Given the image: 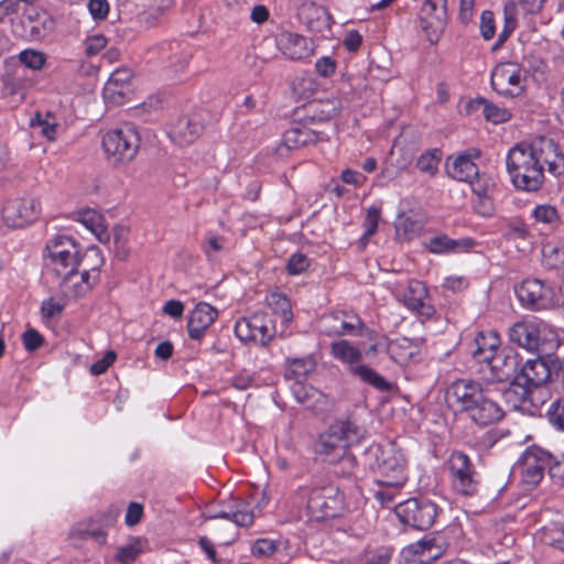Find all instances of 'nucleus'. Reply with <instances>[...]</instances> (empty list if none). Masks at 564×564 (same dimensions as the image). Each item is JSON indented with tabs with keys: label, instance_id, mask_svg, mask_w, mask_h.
Returning a JSON list of instances; mask_svg holds the SVG:
<instances>
[{
	"label": "nucleus",
	"instance_id": "obj_1",
	"mask_svg": "<svg viewBox=\"0 0 564 564\" xmlns=\"http://www.w3.org/2000/svg\"><path fill=\"white\" fill-rule=\"evenodd\" d=\"M544 166L554 176L564 173V154L551 138L539 137L531 142L517 143L506 156L507 173L518 191L539 192L545 181Z\"/></svg>",
	"mask_w": 564,
	"mask_h": 564
},
{
	"label": "nucleus",
	"instance_id": "obj_2",
	"mask_svg": "<svg viewBox=\"0 0 564 564\" xmlns=\"http://www.w3.org/2000/svg\"><path fill=\"white\" fill-rule=\"evenodd\" d=\"M499 391L477 380L457 379L446 389V400L478 425H489L503 417L498 403Z\"/></svg>",
	"mask_w": 564,
	"mask_h": 564
},
{
	"label": "nucleus",
	"instance_id": "obj_3",
	"mask_svg": "<svg viewBox=\"0 0 564 564\" xmlns=\"http://www.w3.org/2000/svg\"><path fill=\"white\" fill-rule=\"evenodd\" d=\"M366 430L352 417L336 420L314 442V453L325 463L344 465L343 475H350L356 462L348 447L360 443Z\"/></svg>",
	"mask_w": 564,
	"mask_h": 564
},
{
	"label": "nucleus",
	"instance_id": "obj_4",
	"mask_svg": "<svg viewBox=\"0 0 564 564\" xmlns=\"http://www.w3.org/2000/svg\"><path fill=\"white\" fill-rule=\"evenodd\" d=\"M44 265L55 276H67L85 264V252L69 236L57 235L47 240L44 249Z\"/></svg>",
	"mask_w": 564,
	"mask_h": 564
},
{
	"label": "nucleus",
	"instance_id": "obj_5",
	"mask_svg": "<svg viewBox=\"0 0 564 564\" xmlns=\"http://www.w3.org/2000/svg\"><path fill=\"white\" fill-rule=\"evenodd\" d=\"M509 340L528 351H547L557 348L556 332L543 321L522 319L509 327Z\"/></svg>",
	"mask_w": 564,
	"mask_h": 564
},
{
	"label": "nucleus",
	"instance_id": "obj_6",
	"mask_svg": "<svg viewBox=\"0 0 564 564\" xmlns=\"http://www.w3.org/2000/svg\"><path fill=\"white\" fill-rule=\"evenodd\" d=\"M375 457L372 469L378 475V484L384 487L400 488L406 481L405 458L393 443L371 448Z\"/></svg>",
	"mask_w": 564,
	"mask_h": 564
},
{
	"label": "nucleus",
	"instance_id": "obj_7",
	"mask_svg": "<svg viewBox=\"0 0 564 564\" xmlns=\"http://www.w3.org/2000/svg\"><path fill=\"white\" fill-rule=\"evenodd\" d=\"M140 141L135 126L124 123L102 137V148L113 164H127L135 158Z\"/></svg>",
	"mask_w": 564,
	"mask_h": 564
},
{
	"label": "nucleus",
	"instance_id": "obj_8",
	"mask_svg": "<svg viewBox=\"0 0 564 564\" xmlns=\"http://www.w3.org/2000/svg\"><path fill=\"white\" fill-rule=\"evenodd\" d=\"M91 260V267L85 264L67 276H61V290L67 297L85 295L99 279V269L104 264V257L96 247L85 251V262Z\"/></svg>",
	"mask_w": 564,
	"mask_h": 564
},
{
	"label": "nucleus",
	"instance_id": "obj_9",
	"mask_svg": "<svg viewBox=\"0 0 564 564\" xmlns=\"http://www.w3.org/2000/svg\"><path fill=\"white\" fill-rule=\"evenodd\" d=\"M307 510L315 521L339 517L346 510L344 494L332 484L313 487L308 495Z\"/></svg>",
	"mask_w": 564,
	"mask_h": 564
},
{
	"label": "nucleus",
	"instance_id": "obj_10",
	"mask_svg": "<svg viewBox=\"0 0 564 564\" xmlns=\"http://www.w3.org/2000/svg\"><path fill=\"white\" fill-rule=\"evenodd\" d=\"M490 372V379L502 382L516 380L521 362V356L511 348H499V338L492 337L489 348L480 356Z\"/></svg>",
	"mask_w": 564,
	"mask_h": 564
},
{
	"label": "nucleus",
	"instance_id": "obj_11",
	"mask_svg": "<svg viewBox=\"0 0 564 564\" xmlns=\"http://www.w3.org/2000/svg\"><path fill=\"white\" fill-rule=\"evenodd\" d=\"M562 371L564 370L561 360L546 355L545 357L528 359L524 362L521 361L516 380L522 387L532 390L552 381Z\"/></svg>",
	"mask_w": 564,
	"mask_h": 564
},
{
	"label": "nucleus",
	"instance_id": "obj_12",
	"mask_svg": "<svg viewBox=\"0 0 564 564\" xmlns=\"http://www.w3.org/2000/svg\"><path fill=\"white\" fill-rule=\"evenodd\" d=\"M446 468L453 489L464 496L477 492L480 476L470 457L460 451H454L446 460Z\"/></svg>",
	"mask_w": 564,
	"mask_h": 564
},
{
	"label": "nucleus",
	"instance_id": "obj_13",
	"mask_svg": "<svg viewBox=\"0 0 564 564\" xmlns=\"http://www.w3.org/2000/svg\"><path fill=\"white\" fill-rule=\"evenodd\" d=\"M441 509L427 498H411L395 507L399 520L417 530H427L436 521Z\"/></svg>",
	"mask_w": 564,
	"mask_h": 564
},
{
	"label": "nucleus",
	"instance_id": "obj_14",
	"mask_svg": "<svg viewBox=\"0 0 564 564\" xmlns=\"http://www.w3.org/2000/svg\"><path fill=\"white\" fill-rule=\"evenodd\" d=\"M235 334L242 343L268 345L275 336V324L265 312H256L250 317H241L235 324Z\"/></svg>",
	"mask_w": 564,
	"mask_h": 564
},
{
	"label": "nucleus",
	"instance_id": "obj_15",
	"mask_svg": "<svg viewBox=\"0 0 564 564\" xmlns=\"http://www.w3.org/2000/svg\"><path fill=\"white\" fill-rule=\"evenodd\" d=\"M516 294L523 306L533 311L550 310L554 306V290L540 279H525L516 288Z\"/></svg>",
	"mask_w": 564,
	"mask_h": 564
},
{
	"label": "nucleus",
	"instance_id": "obj_16",
	"mask_svg": "<svg viewBox=\"0 0 564 564\" xmlns=\"http://www.w3.org/2000/svg\"><path fill=\"white\" fill-rule=\"evenodd\" d=\"M41 212L35 198H12L2 206V218L11 228H22L34 221Z\"/></svg>",
	"mask_w": 564,
	"mask_h": 564
},
{
	"label": "nucleus",
	"instance_id": "obj_17",
	"mask_svg": "<svg viewBox=\"0 0 564 564\" xmlns=\"http://www.w3.org/2000/svg\"><path fill=\"white\" fill-rule=\"evenodd\" d=\"M45 64V56L42 52L35 50H24L18 55V61L8 62L7 67L11 72L4 76V85L11 88L12 93H18L23 87L22 78L25 68L40 70Z\"/></svg>",
	"mask_w": 564,
	"mask_h": 564
},
{
	"label": "nucleus",
	"instance_id": "obj_18",
	"mask_svg": "<svg viewBox=\"0 0 564 564\" xmlns=\"http://www.w3.org/2000/svg\"><path fill=\"white\" fill-rule=\"evenodd\" d=\"M364 327L359 316L345 311L325 314L319 321V329L327 336L361 335Z\"/></svg>",
	"mask_w": 564,
	"mask_h": 564
},
{
	"label": "nucleus",
	"instance_id": "obj_19",
	"mask_svg": "<svg viewBox=\"0 0 564 564\" xmlns=\"http://www.w3.org/2000/svg\"><path fill=\"white\" fill-rule=\"evenodd\" d=\"M491 86L500 95H520L523 90L520 66L511 62L497 65L491 73Z\"/></svg>",
	"mask_w": 564,
	"mask_h": 564
},
{
	"label": "nucleus",
	"instance_id": "obj_20",
	"mask_svg": "<svg viewBox=\"0 0 564 564\" xmlns=\"http://www.w3.org/2000/svg\"><path fill=\"white\" fill-rule=\"evenodd\" d=\"M550 453L538 446L525 449L520 459L522 481L536 486L544 477Z\"/></svg>",
	"mask_w": 564,
	"mask_h": 564
},
{
	"label": "nucleus",
	"instance_id": "obj_21",
	"mask_svg": "<svg viewBox=\"0 0 564 564\" xmlns=\"http://www.w3.org/2000/svg\"><path fill=\"white\" fill-rule=\"evenodd\" d=\"M278 50L288 58L301 61L314 53L312 40L289 31H283L275 36Z\"/></svg>",
	"mask_w": 564,
	"mask_h": 564
},
{
	"label": "nucleus",
	"instance_id": "obj_22",
	"mask_svg": "<svg viewBox=\"0 0 564 564\" xmlns=\"http://www.w3.org/2000/svg\"><path fill=\"white\" fill-rule=\"evenodd\" d=\"M209 512L210 519H226L239 527L251 525L254 518L249 505L236 498L223 501L219 509H210Z\"/></svg>",
	"mask_w": 564,
	"mask_h": 564
},
{
	"label": "nucleus",
	"instance_id": "obj_23",
	"mask_svg": "<svg viewBox=\"0 0 564 564\" xmlns=\"http://www.w3.org/2000/svg\"><path fill=\"white\" fill-rule=\"evenodd\" d=\"M478 158H480V151L478 149H469L458 154L452 162L448 159L446 163L448 175L458 182H471L479 173V169L474 162Z\"/></svg>",
	"mask_w": 564,
	"mask_h": 564
},
{
	"label": "nucleus",
	"instance_id": "obj_24",
	"mask_svg": "<svg viewBox=\"0 0 564 564\" xmlns=\"http://www.w3.org/2000/svg\"><path fill=\"white\" fill-rule=\"evenodd\" d=\"M203 123L197 116H182L169 129L172 142L180 147L192 144L202 133Z\"/></svg>",
	"mask_w": 564,
	"mask_h": 564
},
{
	"label": "nucleus",
	"instance_id": "obj_25",
	"mask_svg": "<svg viewBox=\"0 0 564 564\" xmlns=\"http://www.w3.org/2000/svg\"><path fill=\"white\" fill-rule=\"evenodd\" d=\"M218 312L212 305L200 302L191 312L187 332L192 339H200L206 329L216 321Z\"/></svg>",
	"mask_w": 564,
	"mask_h": 564
},
{
	"label": "nucleus",
	"instance_id": "obj_26",
	"mask_svg": "<svg viewBox=\"0 0 564 564\" xmlns=\"http://www.w3.org/2000/svg\"><path fill=\"white\" fill-rule=\"evenodd\" d=\"M466 110L468 115L480 112L487 121L495 124L507 122L511 118V113L507 108L499 107L482 97L471 99Z\"/></svg>",
	"mask_w": 564,
	"mask_h": 564
},
{
	"label": "nucleus",
	"instance_id": "obj_27",
	"mask_svg": "<svg viewBox=\"0 0 564 564\" xmlns=\"http://www.w3.org/2000/svg\"><path fill=\"white\" fill-rule=\"evenodd\" d=\"M425 246L432 253L449 254L469 251L475 246V241L471 238L452 239L446 235H440L431 238Z\"/></svg>",
	"mask_w": 564,
	"mask_h": 564
},
{
	"label": "nucleus",
	"instance_id": "obj_28",
	"mask_svg": "<svg viewBox=\"0 0 564 564\" xmlns=\"http://www.w3.org/2000/svg\"><path fill=\"white\" fill-rule=\"evenodd\" d=\"M317 361L314 355L288 357L285 359L284 377L286 380L302 381L316 370Z\"/></svg>",
	"mask_w": 564,
	"mask_h": 564
},
{
	"label": "nucleus",
	"instance_id": "obj_29",
	"mask_svg": "<svg viewBox=\"0 0 564 564\" xmlns=\"http://www.w3.org/2000/svg\"><path fill=\"white\" fill-rule=\"evenodd\" d=\"M291 392L295 400L308 409H319L326 403V395L303 381H295L291 386Z\"/></svg>",
	"mask_w": 564,
	"mask_h": 564
},
{
	"label": "nucleus",
	"instance_id": "obj_30",
	"mask_svg": "<svg viewBox=\"0 0 564 564\" xmlns=\"http://www.w3.org/2000/svg\"><path fill=\"white\" fill-rule=\"evenodd\" d=\"M395 297L410 311L415 310L422 300H426L427 290L424 283L417 280H410L405 288H398L394 291Z\"/></svg>",
	"mask_w": 564,
	"mask_h": 564
},
{
	"label": "nucleus",
	"instance_id": "obj_31",
	"mask_svg": "<svg viewBox=\"0 0 564 564\" xmlns=\"http://www.w3.org/2000/svg\"><path fill=\"white\" fill-rule=\"evenodd\" d=\"M387 352L393 361L405 366L419 355V347L408 338H398L388 344Z\"/></svg>",
	"mask_w": 564,
	"mask_h": 564
},
{
	"label": "nucleus",
	"instance_id": "obj_32",
	"mask_svg": "<svg viewBox=\"0 0 564 564\" xmlns=\"http://www.w3.org/2000/svg\"><path fill=\"white\" fill-rule=\"evenodd\" d=\"M330 355L338 361L349 366V371L358 366L362 359L361 351L351 343L345 339L330 344Z\"/></svg>",
	"mask_w": 564,
	"mask_h": 564
},
{
	"label": "nucleus",
	"instance_id": "obj_33",
	"mask_svg": "<svg viewBox=\"0 0 564 564\" xmlns=\"http://www.w3.org/2000/svg\"><path fill=\"white\" fill-rule=\"evenodd\" d=\"M77 220L90 230L101 243L110 241V234L104 224L102 216L98 212L94 209L82 210L78 213Z\"/></svg>",
	"mask_w": 564,
	"mask_h": 564
},
{
	"label": "nucleus",
	"instance_id": "obj_34",
	"mask_svg": "<svg viewBox=\"0 0 564 564\" xmlns=\"http://www.w3.org/2000/svg\"><path fill=\"white\" fill-rule=\"evenodd\" d=\"M498 391V397H501L510 409L517 410L528 400L532 390L528 387H522V384L518 383V380L512 379L507 388Z\"/></svg>",
	"mask_w": 564,
	"mask_h": 564
},
{
	"label": "nucleus",
	"instance_id": "obj_35",
	"mask_svg": "<svg viewBox=\"0 0 564 564\" xmlns=\"http://www.w3.org/2000/svg\"><path fill=\"white\" fill-rule=\"evenodd\" d=\"M350 373L379 391H389L391 388L390 382L369 366L359 364L351 369Z\"/></svg>",
	"mask_w": 564,
	"mask_h": 564
},
{
	"label": "nucleus",
	"instance_id": "obj_36",
	"mask_svg": "<svg viewBox=\"0 0 564 564\" xmlns=\"http://www.w3.org/2000/svg\"><path fill=\"white\" fill-rule=\"evenodd\" d=\"M267 303L269 307L281 317L283 324H289L292 321L293 313L291 303L284 294L272 292L267 295Z\"/></svg>",
	"mask_w": 564,
	"mask_h": 564
},
{
	"label": "nucleus",
	"instance_id": "obj_37",
	"mask_svg": "<svg viewBox=\"0 0 564 564\" xmlns=\"http://www.w3.org/2000/svg\"><path fill=\"white\" fill-rule=\"evenodd\" d=\"M518 21L516 14V7L512 3H507L503 7V28L498 34V40L494 45V50L499 48L517 29Z\"/></svg>",
	"mask_w": 564,
	"mask_h": 564
},
{
	"label": "nucleus",
	"instance_id": "obj_38",
	"mask_svg": "<svg viewBox=\"0 0 564 564\" xmlns=\"http://www.w3.org/2000/svg\"><path fill=\"white\" fill-rule=\"evenodd\" d=\"M442 159V152L438 149H433L421 154L416 161V167L430 176L436 175L438 164Z\"/></svg>",
	"mask_w": 564,
	"mask_h": 564
},
{
	"label": "nucleus",
	"instance_id": "obj_39",
	"mask_svg": "<svg viewBox=\"0 0 564 564\" xmlns=\"http://www.w3.org/2000/svg\"><path fill=\"white\" fill-rule=\"evenodd\" d=\"M531 216L536 223L550 227H555L560 223V215L556 207L550 204L535 206L531 212Z\"/></svg>",
	"mask_w": 564,
	"mask_h": 564
},
{
	"label": "nucleus",
	"instance_id": "obj_40",
	"mask_svg": "<svg viewBox=\"0 0 564 564\" xmlns=\"http://www.w3.org/2000/svg\"><path fill=\"white\" fill-rule=\"evenodd\" d=\"M142 552V541L132 539L127 544L117 549L115 560L121 564H132Z\"/></svg>",
	"mask_w": 564,
	"mask_h": 564
},
{
	"label": "nucleus",
	"instance_id": "obj_41",
	"mask_svg": "<svg viewBox=\"0 0 564 564\" xmlns=\"http://www.w3.org/2000/svg\"><path fill=\"white\" fill-rule=\"evenodd\" d=\"M543 268L555 273L557 278H564V250L553 248L543 253Z\"/></svg>",
	"mask_w": 564,
	"mask_h": 564
},
{
	"label": "nucleus",
	"instance_id": "obj_42",
	"mask_svg": "<svg viewBox=\"0 0 564 564\" xmlns=\"http://www.w3.org/2000/svg\"><path fill=\"white\" fill-rule=\"evenodd\" d=\"M546 417L553 429L564 433V398L551 402L546 411Z\"/></svg>",
	"mask_w": 564,
	"mask_h": 564
},
{
	"label": "nucleus",
	"instance_id": "obj_43",
	"mask_svg": "<svg viewBox=\"0 0 564 564\" xmlns=\"http://www.w3.org/2000/svg\"><path fill=\"white\" fill-rule=\"evenodd\" d=\"M562 528L563 525H560L557 523L545 525L539 530L538 539L543 544L557 549L558 542H561Z\"/></svg>",
	"mask_w": 564,
	"mask_h": 564
},
{
	"label": "nucleus",
	"instance_id": "obj_44",
	"mask_svg": "<svg viewBox=\"0 0 564 564\" xmlns=\"http://www.w3.org/2000/svg\"><path fill=\"white\" fill-rule=\"evenodd\" d=\"M31 126L41 127L42 133L48 140H55L57 123L55 122L51 112H47L45 117H42L40 113H36L35 117L31 119Z\"/></svg>",
	"mask_w": 564,
	"mask_h": 564
},
{
	"label": "nucleus",
	"instance_id": "obj_45",
	"mask_svg": "<svg viewBox=\"0 0 564 564\" xmlns=\"http://www.w3.org/2000/svg\"><path fill=\"white\" fill-rule=\"evenodd\" d=\"M424 540L426 544L423 545L419 562L420 564H432L443 555L444 550L441 545L436 544V540L434 538L425 536Z\"/></svg>",
	"mask_w": 564,
	"mask_h": 564
},
{
	"label": "nucleus",
	"instance_id": "obj_46",
	"mask_svg": "<svg viewBox=\"0 0 564 564\" xmlns=\"http://www.w3.org/2000/svg\"><path fill=\"white\" fill-rule=\"evenodd\" d=\"M469 184L477 197H491L495 191V182L489 176L480 175L479 173Z\"/></svg>",
	"mask_w": 564,
	"mask_h": 564
},
{
	"label": "nucleus",
	"instance_id": "obj_47",
	"mask_svg": "<svg viewBox=\"0 0 564 564\" xmlns=\"http://www.w3.org/2000/svg\"><path fill=\"white\" fill-rule=\"evenodd\" d=\"M300 148V126L288 129L282 138L280 145L276 148L279 155H283L284 151H291Z\"/></svg>",
	"mask_w": 564,
	"mask_h": 564
},
{
	"label": "nucleus",
	"instance_id": "obj_48",
	"mask_svg": "<svg viewBox=\"0 0 564 564\" xmlns=\"http://www.w3.org/2000/svg\"><path fill=\"white\" fill-rule=\"evenodd\" d=\"M380 218V212L377 207H370L367 212V216L364 223L365 232L360 238V243L365 247L369 238L376 234L378 229V223Z\"/></svg>",
	"mask_w": 564,
	"mask_h": 564
},
{
	"label": "nucleus",
	"instance_id": "obj_49",
	"mask_svg": "<svg viewBox=\"0 0 564 564\" xmlns=\"http://www.w3.org/2000/svg\"><path fill=\"white\" fill-rule=\"evenodd\" d=\"M426 542L423 539L405 546L400 554V564H420L421 552Z\"/></svg>",
	"mask_w": 564,
	"mask_h": 564
},
{
	"label": "nucleus",
	"instance_id": "obj_50",
	"mask_svg": "<svg viewBox=\"0 0 564 564\" xmlns=\"http://www.w3.org/2000/svg\"><path fill=\"white\" fill-rule=\"evenodd\" d=\"M278 550V543L271 539H258L253 542L251 554L258 558L270 557Z\"/></svg>",
	"mask_w": 564,
	"mask_h": 564
},
{
	"label": "nucleus",
	"instance_id": "obj_51",
	"mask_svg": "<svg viewBox=\"0 0 564 564\" xmlns=\"http://www.w3.org/2000/svg\"><path fill=\"white\" fill-rule=\"evenodd\" d=\"M392 551L390 547L381 546L367 550L364 554V564H388L391 561Z\"/></svg>",
	"mask_w": 564,
	"mask_h": 564
},
{
	"label": "nucleus",
	"instance_id": "obj_52",
	"mask_svg": "<svg viewBox=\"0 0 564 564\" xmlns=\"http://www.w3.org/2000/svg\"><path fill=\"white\" fill-rule=\"evenodd\" d=\"M546 469L554 484L561 486L564 481V456L556 457L550 453V462Z\"/></svg>",
	"mask_w": 564,
	"mask_h": 564
},
{
	"label": "nucleus",
	"instance_id": "obj_53",
	"mask_svg": "<svg viewBox=\"0 0 564 564\" xmlns=\"http://www.w3.org/2000/svg\"><path fill=\"white\" fill-rule=\"evenodd\" d=\"M311 264V260L303 252L293 253L288 261L286 270L291 275L303 273Z\"/></svg>",
	"mask_w": 564,
	"mask_h": 564
},
{
	"label": "nucleus",
	"instance_id": "obj_54",
	"mask_svg": "<svg viewBox=\"0 0 564 564\" xmlns=\"http://www.w3.org/2000/svg\"><path fill=\"white\" fill-rule=\"evenodd\" d=\"M480 34L484 40H491L496 34V21L494 17V12L486 10L480 15V25H479Z\"/></svg>",
	"mask_w": 564,
	"mask_h": 564
},
{
	"label": "nucleus",
	"instance_id": "obj_55",
	"mask_svg": "<svg viewBox=\"0 0 564 564\" xmlns=\"http://www.w3.org/2000/svg\"><path fill=\"white\" fill-rule=\"evenodd\" d=\"M127 230L121 227L115 228L113 231L115 253L121 260L126 259L129 254V248L127 247Z\"/></svg>",
	"mask_w": 564,
	"mask_h": 564
},
{
	"label": "nucleus",
	"instance_id": "obj_56",
	"mask_svg": "<svg viewBox=\"0 0 564 564\" xmlns=\"http://www.w3.org/2000/svg\"><path fill=\"white\" fill-rule=\"evenodd\" d=\"M22 343L28 351H35L44 343L43 336L36 329H28L22 335Z\"/></svg>",
	"mask_w": 564,
	"mask_h": 564
},
{
	"label": "nucleus",
	"instance_id": "obj_57",
	"mask_svg": "<svg viewBox=\"0 0 564 564\" xmlns=\"http://www.w3.org/2000/svg\"><path fill=\"white\" fill-rule=\"evenodd\" d=\"M107 45V39L101 34L89 36L85 41V53L87 56L97 55Z\"/></svg>",
	"mask_w": 564,
	"mask_h": 564
},
{
	"label": "nucleus",
	"instance_id": "obj_58",
	"mask_svg": "<svg viewBox=\"0 0 564 564\" xmlns=\"http://www.w3.org/2000/svg\"><path fill=\"white\" fill-rule=\"evenodd\" d=\"M492 337H498L495 333H489V335H485L484 333H479V335L475 339L476 348L471 351L473 357L480 364H484L481 352L489 348V343Z\"/></svg>",
	"mask_w": 564,
	"mask_h": 564
},
{
	"label": "nucleus",
	"instance_id": "obj_59",
	"mask_svg": "<svg viewBox=\"0 0 564 564\" xmlns=\"http://www.w3.org/2000/svg\"><path fill=\"white\" fill-rule=\"evenodd\" d=\"M116 354L111 350L107 351L106 355L94 362L90 366V373L94 376H99L107 371V369L115 362Z\"/></svg>",
	"mask_w": 564,
	"mask_h": 564
},
{
	"label": "nucleus",
	"instance_id": "obj_60",
	"mask_svg": "<svg viewBox=\"0 0 564 564\" xmlns=\"http://www.w3.org/2000/svg\"><path fill=\"white\" fill-rule=\"evenodd\" d=\"M315 70L322 77H329L336 70V62L329 56H323L316 61Z\"/></svg>",
	"mask_w": 564,
	"mask_h": 564
},
{
	"label": "nucleus",
	"instance_id": "obj_61",
	"mask_svg": "<svg viewBox=\"0 0 564 564\" xmlns=\"http://www.w3.org/2000/svg\"><path fill=\"white\" fill-rule=\"evenodd\" d=\"M63 308L64 305L61 302L50 297L42 302L41 313L43 317L53 318L59 315L63 312Z\"/></svg>",
	"mask_w": 564,
	"mask_h": 564
},
{
	"label": "nucleus",
	"instance_id": "obj_62",
	"mask_svg": "<svg viewBox=\"0 0 564 564\" xmlns=\"http://www.w3.org/2000/svg\"><path fill=\"white\" fill-rule=\"evenodd\" d=\"M88 10L95 20H102L109 12V3L107 0H89Z\"/></svg>",
	"mask_w": 564,
	"mask_h": 564
},
{
	"label": "nucleus",
	"instance_id": "obj_63",
	"mask_svg": "<svg viewBox=\"0 0 564 564\" xmlns=\"http://www.w3.org/2000/svg\"><path fill=\"white\" fill-rule=\"evenodd\" d=\"M321 115L324 118H333L340 112L341 101L337 98L321 102Z\"/></svg>",
	"mask_w": 564,
	"mask_h": 564
},
{
	"label": "nucleus",
	"instance_id": "obj_64",
	"mask_svg": "<svg viewBox=\"0 0 564 564\" xmlns=\"http://www.w3.org/2000/svg\"><path fill=\"white\" fill-rule=\"evenodd\" d=\"M473 206L474 210L484 217L491 216L495 210L491 197H477Z\"/></svg>",
	"mask_w": 564,
	"mask_h": 564
}]
</instances>
